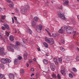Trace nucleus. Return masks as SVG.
Returning <instances> with one entry per match:
<instances>
[{"label":"nucleus","instance_id":"41","mask_svg":"<svg viewBox=\"0 0 79 79\" xmlns=\"http://www.w3.org/2000/svg\"><path fill=\"white\" fill-rule=\"evenodd\" d=\"M73 70L74 72H77V70L75 68H73Z\"/></svg>","mask_w":79,"mask_h":79},{"label":"nucleus","instance_id":"40","mask_svg":"<svg viewBox=\"0 0 79 79\" xmlns=\"http://www.w3.org/2000/svg\"><path fill=\"white\" fill-rule=\"evenodd\" d=\"M5 15H4L1 16V19L2 20H3V19H5Z\"/></svg>","mask_w":79,"mask_h":79},{"label":"nucleus","instance_id":"33","mask_svg":"<svg viewBox=\"0 0 79 79\" xmlns=\"http://www.w3.org/2000/svg\"><path fill=\"white\" fill-rule=\"evenodd\" d=\"M14 19H15V20H16V21L17 22V23L15 22V23H16V24H17V23H18H18H19L17 21H18V20H17V17H16L15 16H14Z\"/></svg>","mask_w":79,"mask_h":79},{"label":"nucleus","instance_id":"17","mask_svg":"<svg viewBox=\"0 0 79 79\" xmlns=\"http://www.w3.org/2000/svg\"><path fill=\"white\" fill-rule=\"evenodd\" d=\"M9 39L11 41H13L14 40V37L12 35L10 36Z\"/></svg>","mask_w":79,"mask_h":79},{"label":"nucleus","instance_id":"20","mask_svg":"<svg viewBox=\"0 0 79 79\" xmlns=\"http://www.w3.org/2000/svg\"><path fill=\"white\" fill-rule=\"evenodd\" d=\"M60 72L63 75V76H65V74H66L65 73V72H64V70H61Z\"/></svg>","mask_w":79,"mask_h":79},{"label":"nucleus","instance_id":"55","mask_svg":"<svg viewBox=\"0 0 79 79\" xmlns=\"http://www.w3.org/2000/svg\"><path fill=\"white\" fill-rule=\"evenodd\" d=\"M1 21L2 23H5V21L2 20H1Z\"/></svg>","mask_w":79,"mask_h":79},{"label":"nucleus","instance_id":"50","mask_svg":"<svg viewBox=\"0 0 79 79\" xmlns=\"http://www.w3.org/2000/svg\"><path fill=\"white\" fill-rule=\"evenodd\" d=\"M12 21L13 24H14V23H15V20H14V19H13V18H12Z\"/></svg>","mask_w":79,"mask_h":79},{"label":"nucleus","instance_id":"38","mask_svg":"<svg viewBox=\"0 0 79 79\" xmlns=\"http://www.w3.org/2000/svg\"><path fill=\"white\" fill-rule=\"evenodd\" d=\"M58 60H59V63H61V62L62 61V59H61L60 58H59Z\"/></svg>","mask_w":79,"mask_h":79},{"label":"nucleus","instance_id":"25","mask_svg":"<svg viewBox=\"0 0 79 79\" xmlns=\"http://www.w3.org/2000/svg\"><path fill=\"white\" fill-rule=\"evenodd\" d=\"M23 43H24V44H26L27 42V40L26 39L23 38Z\"/></svg>","mask_w":79,"mask_h":79},{"label":"nucleus","instance_id":"35","mask_svg":"<svg viewBox=\"0 0 79 79\" xmlns=\"http://www.w3.org/2000/svg\"><path fill=\"white\" fill-rule=\"evenodd\" d=\"M56 34L55 33H53L52 34V36L53 37H56Z\"/></svg>","mask_w":79,"mask_h":79},{"label":"nucleus","instance_id":"30","mask_svg":"<svg viewBox=\"0 0 79 79\" xmlns=\"http://www.w3.org/2000/svg\"><path fill=\"white\" fill-rule=\"evenodd\" d=\"M24 72V71L23 69H21L20 70V73L21 74H23Z\"/></svg>","mask_w":79,"mask_h":79},{"label":"nucleus","instance_id":"39","mask_svg":"<svg viewBox=\"0 0 79 79\" xmlns=\"http://www.w3.org/2000/svg\"><path fill=\"white\" fill-rule=\"evenodd\" d=\"M69 75L70 77H71V78H73V75H72V74L71 73H69Z\"/></svg>","mask_w":79,"mask_h":79},{"label":"nucleus","instance_id":"27","mask_svg":"<svg viewBox=\"0 0 79 79\" xmlns=\"http://www.w3.org/2000/svg\"><path fill=\"white\" fill-rule=\"evenodd\" d=\"M39 18H38V17H34V20H35V21H38L39 20Z\"/></svg>","mask_w":79,"mask_h":79},{"label":"nucleus","instance_id":"52","mask_svg":"<svg viewBox=\"0 0 79 79\" xmlns=\"http://www.w3.org/2000/svg\"><path fill=\"white\" fill-rule=\"evenodd\" d=\"M3 38V37H2V35H0V39H2Z\"/></svg>","mask_w":79,"mask_h":79},{"label":"nucleus","instance_id":"54","mask_svg":"<svg viewBox=\"0 0 79 79\" xmlns=\"http://www.w3.org/2000/svg\"><path fill=\"white\" fill-rule=\"evenodd\" d=\"M54 61H57V59H56V58H54Z\"/></svg>","mask_w":79,"mask_h":79},{"label":"nucleus","instance_id":"11","mask_svg":"<svg viewBox=\"0 0 79 79\" xmlns=\"http://www.w3.org/2000/svg\"><path fill=\"white\" fill-rule=\"evenodd\" d=\"M24 7L25 8H26V9L27 11V10H30V8H29V6L28 5H24Z\"/></svg>","mask_w":79,"mask_h":79},{"label":"nucleus","instance_id":"18","mask_svg":"<svg viewBox=\"0 0 79 79\" xmlns=\"http://www.w3.org/2000/svg\"><path fill=\"white\" fill-rule=\"evenodd\" d=\"M32 27H35V25H36V23L33 21V22L32 23Z\"/></svg>","mask_w":79,"mask_h":79},{"label":"nucleus","instance_id":"24","mask_svg":"<svg viewBox=\"0 0 79 79\" xmlns=\"http://www.w3.org/2000/svg\"><path fill=\"white\" fill-rule=\"evenodd\" d=\"M0 67L1 68H2V69H4L5 68L4 65L3 64H0Z\"/></svg>","mask_w":79,"mask_h":79},{"label":"nucleus","instance_id":"26","mask_svg":"<svg viewBox=\"0 0 79 79\" xmlns=\"http://www.w3.org/2000/svg\"><path fill=\"white\" fill-rule=\"evenodd\" d=\"M14 48H15V49H16V50H19L20 49L19 47L17 45L15 46Z\"/></svg>","mask_w":79,"mask_h":79},{"label":"nucleus","instance_id":"29","mask_svg":"<svg viewBox=\"0 0 79 79\" xmlns=\"http://www.w3.org/2000/svg\"><path fill=\"white\" fill-rule=\"evenodd\" d=\"M27 32L30 34H32V31L31 30V29H29L27 30Z\"/></svg>","mask_w":79,"mask_h":79},{"label":"nucleus","instance_id":"58","mask_svg":"<svg viewBox=\"0 0 79 79\" xmlns=\"http://www.w3.org/2000/svg\"><path fill=\"white\" fill-rule=\"evenodd\" d=\"M61 42L62 43H64V41L63 40H61Z\"/></svg>","mask_w":79,"mask_h":79},{"label":"nucleus","instance_id":"44","mask_svg":"<svg viewBox=\"0 0 79 79\" xmlns=\"http://www.w3.org/2000/svg\"><path fill=\"white\" fill-rule=\"evenodd\" d=\"M58 9H61V10L63 9V7L61 6V7H58Z\"/></svg>","mask_w":79,"mask_h":79},{"label":"nucleus","instance_id":"1","mask_svg":"<svg viewBox=\"0 0 79 79\" xmlns=\"http://www.w3.org/2000/svg\"><path fill=\"white\" fill-rule=\"evenodd\" d=\"M64 31L66 32L68 34H72L73 32H74L73 28L71 27H64Z\"/></svg>","mask_w":79,"mask_h":79},{"label":"nucleus","instance_id":"19","mask_svg":"<svg viewBox=\"0 0 79 79\" xmlns=\"http://www.w3.org/2000/svg\"><path fill=\"white\" fill-rule=\"evenodd\" d=\"M43 45L44 47H46V48H47L48 47V44L47 43L44 42L43 43Z\"/></svg>","mask_w":79,"mask_h":79},{"label":"nucleus","instance_id":"60","mask_svg":"<svg viewBox=\"0 0 79 79\" xmlns=\"http://www.w3.org/2000/svg\"><path fill=\"white\" fill-rule=\"evenodd\" d=\"M33 61H36V59L34 58L33 59Z\"/></svg>","mask_w":79,"mask_h":79},{"label":"nucleus","instance_id":"61","mask_svg":"<svg viewBox=\"0 0 79 79\" xmlns=\"http://www.w3.org/2000/svg\"><path fill=\"white\" fill-rule=\"evenodd\" d=\"M29 64H27V67H29Z\"/></svg>","mask_w":79,"mask_h":79},{"label":"nucleus","instance_id":"32","mask_svg":"<svg viewBox=\"0 0 79 79\" xmlns=\"http://www.w3.org/2000/svg\"><path fill=\"white\" fill-rule=\"evenodd\" d=\"M45 40L46 42H48V43H49V44H50V40L47 39H45Z\"/></svg>","mask_w":79,"mask_h":79},{"label":"nucleus","instance_id":"12","mask_svg":"<svg viewBox=\"0 0 79 79\" xmlns=\"http://www.w3.org/2000/svg\"><path fill=\"white\" fill-rule=\"evenodd\" d=\"M54 40H53L52 39H51V40L50 41V42L49 44H50V45H53L54 44Z\"/></svg>","mask_w":79,"mask_h":79},{"label":"nucleus","instance_id":"9","mask_svg":"<svg viewBox=\"0 0 79 79\" xmlns=\"http://www.w3.org/2000/svg\"><path fill=\"white\" fill-rule=\"evenodd\" d=\"M9 76L10 79H14L15 78V75L11 73H10Z\"/></svg>","mask_w":79,"mask_h":79},{"label":"nucleus","instance_id":"63","mask_svg":"<svg viewBox=\"0 0 79 79\" xmlns=\"http://www.w3.org/2000/svg\"><path fill=\"white\" fill-rule=\"evenodd\" d=\"M37 49L38 51H40V48H37Z\"/></svg>","mask_w":79,"mask_h":79},{"label":"nucleus","instance_id":"43","mask_svg":"<svg viewBox=\"0 0 79 79\" xmlns=\"http://www.w3.org/2000/svg\"><path fill=\"white\" fill-rule=\"evenodd\" d=\"M55 63V64L57 65V64H58V61H57V60L54 61Z\"/></svg>","mask_w":79,"mask_h":79},{"label":"nucleus","instance_id":"59","mask_svg":"<svg viewBox=\"0 0 79 79\" xmlns=\"http://www.w3.org/2000/svg\"><path fill=\"white\" fill-rule=\"evenodd\" d=\"M32 76H34V73H32L31 75V77H32Z\"/></svg>","mask_w":79,"mask_h":79},{"label":"nucleus","instance_id":"23","mask_svg":"<svg viewBox=\"0 0 79 79\" xmlns=\"http://www.w3.org/2000/svg\"><path fill=\"white\" fill-rule=\"evenodd\" d=\"M14 63L16 64H18V60L17 59H15L14 61Z\"/></svg>","mask_w":79,"mask_h":79},{"label":"nucleus","instance_id":"5","mask_svg":"<svg viewBox=\"0 0 79 79\" xmlns=\"http://www.w3.org/2000/svg\"><path fill=\"white\" fill-rule=\"evenodd\" d=\"M58 15L59 18H61L62 19H65V17L64 16V15H63L61 13V12H59Z\"/></svg>","mask_w":79,"mask_h":79},{"label":"nucleus","instance_id":"56","mask_svg":"<svg viewBox=\"0 0 79 79\" xmlns=\"http://www.w3.org/2000/svg\"><path fill=\"white\" fill-rule=\"evenodd\" d=\"M48 33L50 36H51V37H52V35H51V34H50V33L48 32Z\"/></svg>","mask_w":79,"mask_h":79},{"label":"nucleus","instance_id":"6","mask_svg":"<svg viewBox=\"0 0 79 79\" xmlns=\"http://www.w3.org/2000/svg\"><path fill=\"white\" fill-rule=\"evenodd\" d=\"M5 49L3 47L2 48L1 50L0 51V55H6V53L4 52Z\"/></svg>","mask_w":79,"mask_h":79},{"label":"nucleus","instance_id":"42","mask_svg":"<svg viewBox=\"0 0 79 79\" xmlns=\"http://www.w3.org/2000/svg\"><path fill=\"white\" fill-rule=\"evenodd\" d=\"M18 59L20 60H21L22 59V57L21 56H19V57H18Z\"/></svg>","mask_w":79,"mask_h":79},{"label":"nucleus","instance_id":"15","mask_svg":"<svg viewBox=\"0 0 79 79\" xmlns=\"http://www.w3.org/2000/svg\"><path fill=\"white\" fill-rule=\"evenodd\" d=\"M27 53H25L23 55V58L25 60H27Z\"/></svg>","mask_w":79,"mask_h":79},{"label":"nucleus","instance_id":"47","mask_svg":"<svg viewBox=\"0 0 79 79\" xmlns=\"http://www.w3.org/2000/svg\"><path fill=\"white\" fill-rule=\"evenodd\" d=\"M6 34L7 35V36H9V33L8 32H6Z\"/></svg>","mask_w":79,"mask_h":79},{"label":"nucleus","instance_id":"31","mask_svg":"<svg viewBox=\"0 0 79 79\" xmlns=\"http://www.w3.org/2000/svg\"><path fill=\"white\" fill-rule=\"evenodd\" d=\"M60 50L62 52L64 51V48H63L62 47H60Z\"/></svg>","mask_w":79,"mask_h":79},{"label":"nucleus","instance_id":"3","mask_svg":"<svg viewBox=\"0 0 79 79\" xmlns=\"http://www.w3.org/2000/svg\"><path fill=\"white\" fill-rule=\"evenodd\" d=\"M1 61L3 64H6L8 63H10L11 60L8 58H2L1 59Z\"/></svg>","mask_w":79,"mask_h":79},{"label":"nucleus","instance_id":"48","mask_svg":"<svg viewBox=\"0 0 79 79\" xmlns=\"http://www.w3.org/2000/svg\"><path fill=\"white\" fill-rule=\"evenodd\" d=\"M15 11L16 13H18L19 12V10H18V9L16 8L15 9Z\"/></svg>","mask_w":79,"mask_h":79},{"label":"nucleus","instance_id":"45","mask_svg":"<svg viewBox=\"0 0 79 79\" xmlns=\"http://www.w3.org/2000/svg\"><path fill=\"white\" fill-rule=\"evenodd\" d=\"M77 60L79 61V56L76 57Z\"/></svg>","mask_w":79,"mask_h":79},{"label":"nucleus","instance_id":"16","mask_svg":"<svg viewBox=\"0 0 79 79\" xmlns=\"http://www.w3.org/2000/svg\"><path fill=\"white\" fill-rule=\"evenodd\" d=\"M9 6L10 8H14V4H13V3L10 4L9 5Z\"/></svg>","mask_w":79,"mask_h":79},{"label":"nucleus","instance_id":"8","mask_svg":"<svg viewBox=\"0 0 79 79\" xmlns=\"http://www.w3.org/2000/svg\"><path fill=\"white\" fill-rule=\"evenodd\" d=\"M50 66L52 71H55V66H54V64H51Z\"/></svg>","mask_w":79,"mask_h":79},{"label":"nucleus","instance_id":"36","mask_svg":"<svg viewBox=\"0 0 79 79\" xmlns=\"http://www.w3.org/2000/svg\"><path fill=\"white\" fill-rule=\"evenodd\" d=\"M57 77L58 79H61V76L59 74H57Z\"/></svg>","mask_w":79,"mask_h":79},{"label":"nucleus","instance_id":"37","mask_svg":"<svg viewBox=\"0 0 79 79\" xmlns=\"http://www.w3.org/2000/svg\"><path fill=\"white\" fill-rule=\"evenodd\" d=\"M20 44H21V43H19V42L18 41L16 42L17 46H18L19 45H20Z\"/></svg>","mask_w":79,"mask_h":79},{"label":"nucleus","instance_id":"22","mask_svg":"<svg viewBox=\"0 0 79 79\" xmlns=\"http://www.w3.org/2000/svg\"><path fill=\"white\" fill-rule=\"evenodd\" d=\"M52 78H54V79H56L57 77L56 75L54 73L52 75Z\"/></svg>","mask_w":79,"mask_h":79},{"label":"nucleus","instance_id":"49","mask_svg":"<svg viewBox=\"0 0 79 79\" xmlns=\"http://www.w3.org/2000/svg\"><path fill=\"white\" fill-rule=\"evenodd\" d=\"M66 60H67V61H70V59L69 58H67Z\"/></svg>","mask_w":79,"mask_h":79},{"label":"nucleus","instance_id":"57","mask_svg":"<svg viewBox=\"0 0 79 79\" xmlns=\"http://www.w3.org/2000/svg\"><path fill=\"white\" fill-rule=\"evenodd\" d=\"M2 9L0 7V12H1V11H2Z\"/></svg>","mask_w":79,"mask_h":79},{"label":"nucleus","instance_id":"62","mask_svg":"<svg viewBox=\"0 0 79 79\" xmlns=\"http://www.w3.org/2000/svg\"><path fill=\"white\" fill-rule=\"evenodd\" d=\"M32 62V61L31 60H29V63H31Z\"/></svg>","mask_w":79,"mask_h":79},{"label":"nucleus","instance_id":"7","mask_svg":"<svg viewBox=\"0 0 79 79\" xmlns=\"http://www.w3.org/2000/svg\"><path fill=\"white\" fill-rule=\"evenodd\" d=\"M27 12V9L26 8H23L21 10V13L23 14H24V13H26Z\"/></svg>","mask_w":79,"mask_h":79},{"label":"nucleus","instance_id":"28","mask_svg":"<svg viewBox=\"0 0 79 79\" xmlns=\"http://www.w3.org/2000/svg\"><path fill=\"white\" fill-rule=\"evenodd\" d=\"M35 76H36V79H37L38 77H39V73L38 72H37V73H36Z\"/></svg>","mask_w":79,"mask_h":79},{"label":"nucleus","instance_id":"13","mask_svg":"<svg viewBox=\"0 0 79 79\" xmlns=\"http://www.w3.org/2000/svg\"><path fill=\"white\" fill-rule=\"evenodd\" d=\"M64 5H69V1H66L63 3Z\"/></svg>","mask_w":79,"mask_h":79},{"label":"nucleus","instance_id":"10","mask_svg":"<svg viewBox=\"0 0 79 79\" xmlns=\"http://www.w3.org/2000/svg\"><path fill=\"white\" fill-rule=\"evenodd\" d=\"M4 26H5V27L8 30H10V28L9 27V25L6 23H4Z\"/></svg>","mask_w":79,"mask_h":79},{"label":"nucleus","instance_id":"21","mask_svg":"<svg viewBox=\"0 0 79 79\" xmlns=\"http://www.w3.org/2000/svg\"><path fill=\"white\" fill-rule=\"evenodd\" d=\"M59 33L60 34H63V30L62 29H60V30L58 31Z\"/></svg>","mask_w":79,"mask_h":79},{"label":"nucleus","instance_id":"53","mask_svg":"<svg viewBox=\"0 0 79 79\" xmlns=\"http://www.w3.org/2000/svg\"><path fill=\"white\" fill-rule=\"evenodd\" d=\"M31 71H34V68H32L31 69Z\"/></svg>","mask_w":79,"mask_h":79},{"label":"nucleus","instance_id":"64","mask_svg":"<svg viewBox=\"0 0 79 79\" xmlns=\"http://www.w3.org/2000/svg\"><path fill=\"white\" fill-rule=\"evenodd\" d=\"M46 3H49V2H48V1H46Z\"/></svg>","mask_w":79,"mask_h":79},{"label":"nucleus","instance_id":"4","mask_svg":"<svg viewBox=\"0 0 79 79\" xmlns=\"http://www.w3.org/2000/svg\"><path fill=\"white\" fill-rule=\"evenodd\" d=\"M36 30L38 32H40L42 29V26L41 24H40L39 26L36 25Z\"/></svg>","mask_w":79,"mask_h":79},{"label":"nucleus","instance_id":"2","mask_svg":"<svg viewBox=\"0 0 79 79\" xmlns=\"http://www.w3.org/2000/svg\"><path fill=\"white\" fill-rule=\"evenodd\" d=\"M10 46H7V48L8 50H9L10 51V52H14L15 51H14V49L12 47H13L15 48V45L13 44L12 43H10Z\"/></svg>","mask_w":79,"mask_h":79},{"label":"nucleus","instance_id":"46","mask_svg":"<svg viewBox=\"0 0 79 79\" xmlns=\"http://www.w3.org/2000/svg\"><path fill=\"white\" fill-rule=\"evenodd\" d=\"M7 2L9 3H11L12 2L11 0H7Z\"/></svg>","mask_w":79,"mask_h":79},{"label":"nucleus","instance_id":"34","mask_svg":"<svg viewBox=\"0 0 79 79\" xmlns=\"http://www.w3.org/2000/svg\"><path fill=\"white\" fill-rule=\"evenodd\" d=\"M5 76V75L4 74H0V78H3Z\"/></svg>","mask_w":79,"mask_h":79},{"label":"nucleus","instance_id":"14","mask_svg":"<svg viewBox=\"0 0 79 79\" xmlns=\"http://www.w3.org/2000/svg\"><path fill=\"white\" fill-rule=\"evenodd\" d=\"M43 63L45 65L47 64H48V61H47V60L44 59L43 60Z\"/></svg>","mask_w":79,"mask_h":79},{"label":"nucleus","instance_id":"51","mask_svg":"<svg viewBox=\"0 0 79 79\" xmlns=\"http://www.w3.org/2000/svg\"><path fill=\"white\" fill-rule=\"evenodd\" d=\"M2 30H5V27H4L2 26Z\"/></svg>","mask_w":79,"mask_h":79}]
</instances>
